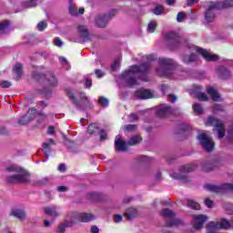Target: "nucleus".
Masks as SVG:
<instances>
[{
    "mask_svg": "<svg viewBox=\"0 0 233 233\" xmlns=\"http://www.w3.org/2000/svg\"><path fill=\"white\" fill-rule=\"evenodd\" d=\"M66 227H74V225H77L79 221H81L80 212L73 211L69 212L65 218Z\"/></svg>",
    "mask_w": 233,
    "mask_h": 233,
    "instance_id": "obj_12",
    "label": "nucleus"
},
{
    "mask_svg": "<svg viewBox=\"0 0 233 233\" xmlns=\"http://www.w3.org/2000/svg\"><path fill=\"white\" fill-rule=\"evenodd\" d=\"M218 228L228 230V228H230V222L227 219H222L220 222H218Z\"/></svg>",
    "mask_w": 233,
    "mask_h": 233,
    "instance_id": "obj_38",
    "label": "nucleus"
},
{
    "mask_svg": "<svg viewBox=\"0 0 233 233\" xmlns=\"http://www.w3.org/2000/svg\"><path fill=\"white\" fill-rule=\"evenodd\" d=\"M68 10H69L70 15H75V16L79 15V13H77V7H76L74 4L69 5Z\"/></svg>",
    "mask_w": 233,
    "mask_h": 233,
    "instance_id": "obj_42",
    "label": "nucleus"
},
{
    "mask_svg": "<svg viewBox=\"0 0 233 233\" xmlns=\"http://www.w3.org/2000/svg\"><path fill=\"white\" fill-rule=\"evenodd\" d=\"M137 161L138 163H147V161H149V159H148V157L147 156H140L137 158Z\"/></svg>",
    "mask_w": 233,
    "mask_h": 233,
    "instance_id": "obj_52",
    "label": "nucleus"
},
{
    "mask_svg": "<svg viewBox=\"0 0 233 233\" xmlns=\"http://www.w3.org/2000/svg\"><path fill=\"white\" fill-rule=\"evenodd\" d=\"M159 66L157 68V74L160 77H170L176 68V62L170 58H159Z\"/></svg>",
    "mask_w": 233,
    "mask_h": 233,
    "instance_id": "obj_3",
    "label": "nucleus"
},
{
    "mask_svg": "<svg viewBox=\"0 0 233 233\" xmlns=\"http://www.w3.org/2000/svg\"><path fill=\"white\" fill-rule=\"evenodd\" d=\"M208 228H219V222L211 221L207 226Z\"/></svg>",
    "mask_w": 233,
    "mask_h": 233,
    "instance_id": "obj_51",
    "label": "nucleus"
},
{
    "mask_svg": "<svg viewBox=\"0 0 233 233\" xmlns=\"http://www.w3.org/2000/svg\"><path fill=\"white\" fill-rule=\"evenodd\" d=\"M0 86L2 88H10V86H12V84L6 80H4L0 83Z\"/></svg>",
    "mask_w": 233,
    "mask_h": 233,
    "instance_id": "obj_53",
    "label": "nucleus"
},
{
    "mask_svg": "<svg viewBox=\"0 0 233 233\" xmlns=\"http://www.w3.org/2000/svg\"><path fill=\"white\" fill-rule=\"evenodd\" d=\"M198 99L199 101H208L210 98L207 96V93H198Z\"/></svg>",
    "mask_w": 233,
    "mask_h": 233,
    "instance_id": "obj_48",
    "label": "nucleus"
},
{
    "mask_svg": "<svg viewBox=\"0 0 233 233\" xmlns=\"http://www.w3.org/2000/svg\"><path fill=\"white\" fill-rule=\"evenodd\" d=\"M156 28H157V23L156 22V20L150 21L147 25V32H149V34H152L156 32Z\"/></svg>",
    "mask_w": 233,
    "mask_h": 233,
    "instance_id": "obj_37",
    "label": "nucleus"
},
{
    "mask_svg": "<svg viewBox=\"0 0 233 233\" xmlns=\"http://www.w3.org/2000/svg\"><path fill=\"white\" fill-rule=\"evenodd\" d=\"M201 167L204 172H212V170L218 168V161L205 160L202 162Z\"/></svg>",
    "mask_w": 233,
    "mask_h": 233,
    "instance_id": "obj_17",
    "label": "nucleus"
},
{
    "mask_svg": "<svg viewBox=\"0 0 233 233\" xmlns=\"http://www.w3.org/2000/svg\"><path fill=\"white\" fill-rule=\"evenodd\" d=\"M161 215L163 218H167V219H169L167 221V227H177L179 225H183V220L180 218H174L177 215L174 211H172V209L164 208L161 211Z\"/></svg>",
    "mask_w": 233,
    "mask_h": 233,
    "instance_id": "obj_6",
    "label": "nucleus"
},
{
    "mask_svg": "<svg viewBox=\"0 0 233 233\" xmlns=\"http://www.w3.org/2000/svg\"><path fill=\"white\" fill-rule=\"evenodd\" d=\"M124 216L130 221V219H135L139 216V210L136 208H128L126 209Z\"/></svg>",
    "mask_w": 233,
    "mask_h": 233,
    "instance_id": "obj_20",
    "label": "nucleus"
},
{
    "mask_svg": "<svg viewBox=\"0 0 233 233\" xmlns=\"http://www.w3.org/2000/svg\"><path fill=\"white\" fill-rule=\"evenodd\" d=\"M141 141H143L141 136H134L127 141V145H129L130 147H134V145H139Z\"/></svg>",
    "mask_w": 233,
    "mask_h": 233,
    "instance_id": "obj_31",
    "label": "nucleus"
},
{
    "mask_svg": "<svg viewBox=\"0 0 233 233\" xmlns=\"http://www.w3.org/2000/svg\"><path fill=\"white\" fill-rule=\"evenodd\" d=\"M125 132H136L137 130V125H126L124 126Z\"/></svg>",
    "mask_w": 233,
    "mask_h": 233,
    "instance_id": "obj_43",
    "label": "nucleus"
},
{
    "mask_svg": "<svg viewBox=\"0 0 233 233\" xmlns=\"http://www.w3.org/2000/svg\"><path fill=\"white\" fill-rule=\"evenodd\" d=\"M10 32V21L5 20L0 23V34H8Z\"/></svg>",
    "mask_w": 233,
    "mask_h": 233,
    "instance_id": "obj_28",
    "label": "nucleus"
},
{
    "mask_svg": "<svg viewBox=\"0 0 233 233\" xmlns=\"http://www.w3.org/2000/svg\"><path fill=\"white\" fill-rule=\"evenodd\" d=\"M167 100L171 103H176V101H177V96H176L175 95H168Z\"/></svg>",
    "mask_w": 233,
    "mask_h": 233,
    "instance_id": "obj_59",
    "label": "nucleus"
},
{
    "mask_svg": "<svg viewBox=\"0 0 233 233\" xmlns=\"http://www.w3.org/2000/svg\"><path fill=\"white\" fill-rule=\"evenodd\" d=\"M113 221L115 223H121V221H123V215H119V214L114 215Z\"/></svg>",
    "mask_w": 233,
    "mask_h": 233,
    "instance_id": "obj_50",
    "label": "nucleus"
},
{
    "mask_svg": "<svg viewBox=\"0 0 233 233\" xmlns=\"http://www.w3.org/2000/svg\"><path fill=\"white\" fill-rule=\"evenodd\" d=\"M216 10H221L219 2H210L205 12V19L208 23H212L216 17Z\"/></svg>",
    "mask_w": 233,
    "mask_h": 233,
    "instance_id": "obj_8",
    "label": "nucleus"
},
{
    "mask_svg": "<svg viewBox=\"0 0 233 233\" xmlns=\"http://www.w3.org/2000/svg\"><path fill=\"white\" fill-rule=\"evenodd\" d=\"M44 212L51 218H59V211L57 210V208L56 206L44 208Z\"/></svg>",
    "mask_w": 233,
    "mask_h": 233,
    "instance_id": "obj_24",
    "label": "nucleus"
},
{
    "mask_svg": "<svg viewBox=\"0 0 233 233\" xmlns=\"http://www.w3.org/2000/svg\"><path fill=\"white\" fill-rule=\"evenodd\" d=\"M225 209L227 210L228 214H233V204H227L225 206Z\"/></svg>",
    "mask_w": 233,
    "mask_h": 233,
    "instance_id": "obj_55",
    "label": "nucleus"
},
{
    "mask_svg": "<svg viewBox=\"0 0 233 233\" xmlns=\"http://www.w3.org/2000/svg\"><path fill=\"white\" fill-rule=\"evenodd\" d=\"M197 166L196 165H187L183 167V170L185 172H192V170H196Z\"/></svg>",
    "mask_w": 233,
    "mask_h": 233,
    "instance_id": "obj_49",
    "label": "nucleus"
},
{
    "mask_svg": "<svg viewBox=\"0 0 233 233\" xmlns=\"http://www.w3.org/2000/svg\"><path fill=\"white\" fill-rule=\"evenodd\" d=\"M69 227L66 226V221L65 220L63 224H60L58 226V229H57V233H65V231L66 230V228H68Z\"/></svg>",
    "mask_w": 233,
    "mask_h": 233,
    "instance_id": "obj_47",
    "label": "nucleus"
},
{
    "mask_svg": "<svg viewBox=\"0 0 233 233\" xmlns=\"http://www.w3.org/2000/svg\"><path fill=\"white\" fill-rule=\"evenodd\" d=\"M111 68L114 72H116V70L119 68V60H116L111 66Z\"/></svg>",
    "mask_w": 233,
    "mask_h": 233,
    "instance_id": "obj_60",
    "label": "nucleus"
},
{
    "mask_svg": "<svg viewBox=\"0 0 233 233\" xmlns=\"http://www.w3.org/2000/svg\"><path fill=\"white\" fill-rule=\"evenodd\" d=\"M99 136H100V141H105V139H106V132L105 130H101L99 132Z\"/></svg>",
    "mask_w": 233,
    "mask_h": 233,
    "instance_id": "obj_58",
    "label": "nucleus"
},
{
    "mask_svg": "<svg viewBox=\"0 0 233 233\" xmlns=\"http://www.w3.org/2000/svg\"><path fill=\"white\" fill-rule=\"evenodd\" d=\"M184 20H185V13H183V12L178 13L177 15V21L178 23H182V21H184Z\"/></svg>",
    "mask_w": 233,
    "mask_h": 233,
    "instance_id": "obj_54",
    "label": "nucleus"
},
{
    "mask_svg": "<svg viewBox=\"0 0 233 233\" xmlns=\"http://www.w3.org/2000/svg\"><path fill=\"white\" fill-rule=\"evenodd\" d=\"M207 92L211 96V99H213V101H219V99H221V96H219V93H218V91L213 87H208Z\"/></svg>",
    "mask_w": 233,
    "mask_h": 233,
    "instance_id": "obj_27",
    "label": "nucleus"
},
{
    "mask_svg": "<svg viewBox=\"0 0 233 233\" xmlns=\"http://www.w3.org/2000/svg\"><path fill=\"white\" fill-rule=\"evenodd\" d=\"M194 219L193 228L195 230H200L203 228V225H205L206 221H208V217L207 215H192Z\"/></svg>",
    "mask_w": 233,
    "mask_h": 233,
    "instance_id": "obj_13",
    "label": "nucleus"
},
{
    "mask_svg": "<svg viewBox=\"0 0 233 233\" xmlns=\"http://www.w3.org/2000/svg\"><path fill=\"white\" fill-rule=\"evenodd\" d=\"M218 76L220 77V79H228L230 77V71L221 66L218 68Z\"/></svg>",
    "mask_w": 233,
    "mask_h": 233,
    "instance_id": "obj_29",
    "label": "nucleus"
},
{
    "mask_svg": "<svg viewBox=\"0 0 233 233\" xmlns=\"http://www.w3.org/2000/svg\"><path fill=\"white\" fill-rule=\"evenodd\" d=\"M67 96L70 101H72L73 105L76 106L79 110H83V108H90V101H88V97L85 93H80V102L76 98V95L73 92L68 91Z\"/></svg>",
    "mask_w": 233,
    "mask_h": 233,
    "instance_id": "obj_5",
    "label": "nucleus"
},
{
    "mask_svg": "<svg viewBox=\"0 0 233 233\" xmlns=\"http://www.w3.org/2000/svg\"><path fill=\"white\" fill-rule=\"evenodd\" d=\"M94 219H96V216L92 213H80L81 223H88L90 221H94Z\"/></svg>",
    "mask_w": 233,
    "mask_h": 233,
    "instance_id": "obj_25",
    "label": "nucleus"
},
{
    "mask_svg": "<svg viewBox=\"0 0 233 233\" xmlns=\"http://www.w3.org/2000/svg\"><path fill=\"white\" fill-rule=\"evenodd\" d=\"M129 121L130 123H134V121H137V115L136 114H131L129 115Z\"/></svg>",
    "mask_w": 233,
    "mask_h": 233,
    "instance_id": "obj_64",
    "label": "nucleus"
},
{
    "mask_svg": "<svg viewBox=\"0 0 233 233\" xmlns=\"http://www.w3.org/2000/svg\"><path fill=\"white\" fill-rule=\"evenodd\" d=\"M22 9L25 10L26 8H34L37 6V0H28L21 3Z\"/></svg>",
    "mask_w": 233,
    "mask_h": 233,
    "instance_id": "obj_30",
    "label": "nucleus"
},
{
    "mask_svg": "<svg viewBox=\"0 0 233 233\" xmlns=\"http://www.w3.org/2000/svg\"><path fill=\"white\" fill-rule=\"evenodd\" d=\"M46 26H48V24L46 23V21L43 20L37 24L36 28L39 32H43L46 28Z\"/></svg>",
    "mask_w": 233,
    "mask_h": 233,
    "instance_id": "obj_44",
    "label": "nucleus"
},
{
    "mask_svg": "<svg viewBox=\"0 0 233 233\" xmlns=\"http://www.w3.org/2000/svg\"><path fill=\"white\" fill-rule=\"evenodd\" d=\"M135 96L137 99H150V97L154 96L150 89H138L136 91Z\"/></svg>",
    "mask_w": 233,
    "mask_h": 233,
    "instance_id": "obj_18",
    "label": "nucleus"
},
{
    "mask_svg": "<svg viewBox=\"0 0 233 233\" xmlns=\"http://www.w3.org/2000/svg\"><path fill=\"white\" fill-rule=\"evenodd\" d=\"M170 177L173 179H178V181H181L182 183H187L188 181V177H187V176L178 173L170 174Z\"/></svg>",
    "mask_w": 233,
    "mask_h": 233,
    "instance_id": "obj_33",
    "label": "nucleus"
},
{
    "mask_svg": "<svg viewBox=\"0 0 233 233\" xmlns=\"http://www.w3.org/2000/svg\"><path fill=\"white\" fill-rule=\"evenodd\" d=\"M198 139L203 150L206 152H214V140H212V137L208 135V132H202L198 136Z\"/></svg>",
    "mask_w": 233,
    "mask_h": 233,
    "instance_id": "obj_4",
    "label": "nucleus"
},
{
    "mask_svg": "<svg viewBox=\"0 0 233 233\" xmlns=\"http://www.w3.org/2000/svg\"><path fill=\"white\" fill-rule=\"evenodd\" d=\"M99 132V125L96 123L91 124L87 127V134L91 136Z\"/></svg>",
    "mask_w": 233,
    "mask_h": 233,
    "instance_id": "obj_32",
    "label": "nucleus"
},
{
    "mask_svg": "<svg viewBox=\"0 0 233 233\" xmlns=\"http://www.w3.org/2000/svg\"><path fill=\"white\" fill-rule=\"evenodd\" d=\"M189 49L191 52H198V54H200V56H202L206 61H218L219 59V56L217 55H212L201 47L191 45L189 46Z\"/></svg>",
    "mask_w": 233,
    "mask_h": 233,
    "instance_id": "obj_9",
    "label": "nucleus"
},
{
    "mask_svg": "<svg viewBox=\"0 0 233 233\" xmlns=\"http://www.w3.org/2000/svg\"><path fill=\"white\" fill-rule=\"evenodd\" d=\"M78 33L82 40H76V43H85L88 39V28L86 25H78Z\"/></svg>",
    "mask_w": 233,
    "mask_h": 233,
    "instance_id": "obj_21",
    "label": "nucleus"
},
{
    "mask_svg": "<svg viewBox=\"0 0 233 233\" xmlns=\"http://www.w3.org/2000/svg\"><path fill=\"white\" fill-rule=\"evenodd\" d=\"M95 74L98 78H101L103 76H105V72H103L101 69H96Z\"/></svg>",
    "mask_w": 233,
    "mask_h": 233,
    "instance_id": "obj_57",
    "label": "nucleus"
},
{
    "mask_svg": "<svg viewBox=\"0 0 233 233\" xmlns=\"http://www.w3.org/2000/svg\"><path fill=\"white\" fill-rule=\"evenodd\" d=\"M42 147L45 150L44 154H46V157H48V156H50V152H52V149H50V143H44Z\"/></svg>",
    "mask_w": 233,
    "mask_h": 233,
    "instance_id": "obj_46",
    "label": "nucleus"
},
{
    "mask_svg": "<svg viewBox=\"0 0 233 233\" xmlns=\"http://www.w3.org/2000/svg\"><path fill=\"white\" fill-rule=\"evenodd\" d=\"M92 86V79L87 78L85 82V88H90Z\"/></svg>",
    "mask_w": 233,
    "mask_h": 233,
    "instance_id": "obj_63",
    "label": "nucleus"
},
{
    "mask_svg": "<svg viewBox=\"0 0 233 233\" xmlns=\"http://www.w3.org/2000/svg\"><path fill=\"white\" fill-rule=\"evenodd\" d=\"M13 74L15 76V79L19 81L21 77H23V65L22 64H15L13 68Z\"/></svg>",
    "mask_w": 233,
    "mask_h": 233,
    "instance_id": "obj_23",
    "label": "nucleus"
},
{
    "mask_svg": "<svg viewBox=\"0 0 233 233\" xmlns=\"http://www.w3.org/2000/svg\"><path fill=\"white\" fill-rule=\"evenodd\" d=\"M213 110L215 112H223V106H221V105H215L213 106Z\"/></svg>",
    "mask_w": 233,
    "mask_h": 233,
    "instance_id": "obj_61",
    "label": "nucleus"
},
{
    "mask_svg": "<svg viewBox=\"0 0 233 233\" xmlns=\"http://www.w3.org/2000/svg\"><path fill=\"white\" fill-rule=\"evenodd\" d=\"M10 216H14V218H16L21 221H25V219H26V212L19 208L12 209V211L10 212Z\"/></svg>",
    "mask_w": 233,
    "mask_h": 233,
    "instance_id": "obj_22",
    "label": "nucleus"
},
{
    "mask_svg": "<svg viewBox=\"0 0 233 233\" xmlns=\"http://www.w3.org/2000/svg\"><path fill=\"white\" fill-rule=\"evenodd\" d=\"M218 5L220 9L223 10L224 8H232L233 7V0H226L223 2H218Z\"/></svg>",
    "mask_w": 233,
    "mask_h": 233,
    "instance_id": "obj_35",
    "label": "nucleus"
},
{
    "mask_svg": "<svg viewBox=\"0 0 233 233\" xmlns=\"http://www.w3.org/2000/svg\"><path fill=\"white\" fill-rule=\"evenodd\" d=\"M54 45L56 46H61L63 45V41H61L59 37H56L54 39Z\"/></svg>",
    "mask_w": 233,
    "mask_h": 233,
    "instance_id": "obj_62",
    "label": "nucleus"
},
{
    "mask_svg": "<svg viewBox=\"0 0 233 233\" xmlns=\"http://www.w3.org/2000/svg\"><path fill=\"white\" fill-rule=\"evenodd\" d=\"M164 12H165V8L163 7V5H157L153 9V14H155V15H161V14H164Z\"/></svg>",
    "mask_w": 233,
    "mask_h": 233,
    "instance_id": "obj_41",
    "label": "nucleus"
},
{
    "mask_svg": "<svg viewBox=\"0 0 233 233\" xmlns=\"http://www.w3.org/2000/svg\"><path fill=\"white\" fill-rule=\"evenodd\" d=\"M206 125H208L209 127H215L218 132V137L219 139L225 137V125H223L221 120L213 116H209L208 117Z\"/></svg>",
    "mask_w": 233,
    "mask_h": 233,
    "instance_id": "obj_7",
    "label": "nucleus"
},
{
    "mask_svg": "<svg viewBox=\"0 0 233 233\" xmlns=\"http://www.w3.org/2000/svg\"><path fill=\"white\" fill-rule=\"evenodd\" d=\"M187 207H189V208H192L193 210H199L201 208L199 204L194 200L187 199Z\"/></svg>",
    "mask_w": 233,
    "mask_h": 233,
    "instance_id": "obj_36",
    "label": "nucleus"
},
{
    "mask_svg": "<svg viewBox=\"0 0 233 233\" xmlns=\"http://www.w3.org/2000/svg\"><path fill=\"white\" fill-rule=\"evenodd\" d=\"M205 205L208 207V208H212L214 207V202L210 200L209 198L205 199Z\"/></svg>",
    "mask_w": 233,
    "mask_h": 233,
    "instance_id": "obj_56",
    "label": "nucleus"
},
{
    "mask_svg": "<svg viewBox=\"0 0 233 233\" xmlns=\"http://www.w3.org/2000/svg\"><path fill=\"white\" fill-rule=\"evenodd\" d=\"M193 111L197 116H201L203 114V107L199 104H194L193 105Z\"/></svg>",
    "mask_w": 233,
    "mask_h": 233,
    "instance_id": "obj_40",
    "label": "nucleus"
},
{
    "mask_svg": "<svg viewBox=\"0 0 233 233\" xmlns=\"http://www.w3.org/2000/svg\"><path fill=\"white\" fill-rule=\"evenodd\" d=\"M128 142H125L121 136H116L115 138V147L118 152H127Z\"/></svg>",
    "mask_w": 233,
    "mask_h": 233,
    "instance_id": "obj_15",
    "label": "nucleus"
},
{
    "mask_svg": "<svg viewBox=\"0 0 233 233\" xmlns=\"http://www.w3.org/2000/svg\"><path fill=\"white\" fill-rule=\"evenodd\" d=\"M116 15V11H111L107 15H98L96 20V25L98 28H105L106 25H108V21H110Z\"/></svg>",
    "mask_w": 233,
    "mask_h": 233,
    "instance_id": "obj_10",
    "label": "nucleus"
},
{
    "mask_svg": "<svg viewBox=\"0 0 233 233\" xmlns=\"http://www.w3.org/2000/svg\"><path fill=\"white\" fill-rule=\"evenodd\" d=\"M6 183L15 185L17 183H28L30 181V174L25 171L21 167L11 164L5 167Z\"/></svg>",
    "mask_w": 233,
    "mask_h": 233,
    "instance_id": "obj_2",
    "label": "nucleus"
},
{
    "mask_svg": "<svg viewBox=\"0 0 233 233\" xmlns=\"http://www.w3.org/2000/svg\"><path fill=\"white\" fill-rule=\"evenodd\" d=\"M108 98L105 97V96H100L98 99V105L100 106H103L104 108H106V106H108Z\"/></svg>",
    "mask_w": 233,
    "mask_h": 233,
    "instance_id": "obj_39",
    "label": "nucleus"
},
{
    "mask_svg": "<svg viewBox=\"0 0 233 233\" xmlns=\"http://www.w3.org/2000/svg\"><path fill=\"white\" fill-rule=\"evenodd\" d=\"M205 188L207 190H209V192H215L216 194H223L225 190H233V183H225L221 186H216V185H207L205 186Z\"/></svg>",
    "mask_w": 233,
    "mask_h": 233,
    "instance_id": "obj_11",
    "label": "nucleus"
},
{
    "mask_svg": "<svg viewBox=\"0 0 233 233\" xmlns=\"http://www.w3.org/2000/svg\"><path fill=\"white\" fill-rule=\"evenodd\" d=\"M169 114H172V107L166 104H161L157 110L158 117H167Z\"/></svg>",
    "mask_w": 233,
    "mask_h": 233,
    "instance_id": "obj_16",
    "label": "nucleus"
},
{
    "mask_svg": "<svg viewBox=\"0 0 233 233\" xmlns=\"http://www.w3.org/2000/svg\"><path fill=\"white\" fill-rule=\"evenodd\" d=\"M148 62L143 63L140 66H132L128 71L124 72L121 75L122 79L127 81L128 86H136L139 85L137 79L141 81H148V74H150V62L156 61V56L154 55H148L146 56Z\"/></svg>",
    "mask_w": 233,
    "mask_h": 233,
    "instance_id": "obj_1",
    "label": "nucleus"
},
{
    "mask_svg": "<svg viewBox=\"0 0 233 233\" xmlns=\"http://www.w3.org/2000/svg\"><path fill=\"white\" fill-rule=\"evenodd\" d=\"M164 39L169 43L170 46H177L179 45V35L174 32L167 33L164 35Z\"/></svg>",
    "mask_w": 233,
    "mask_h": 233,
    "instance_id": "obj_14",
    "label": "nucleus"
},
{
    "mask_svg": "<svg viewBox=\"0 0 233 233\" xmlns=\"http://www.w3.org/2000/svg\"><path fill=\"white\" fill-rule=\"evenodd\" d=\"M183 63H186V65H190V63H196L198 61V56L196 54L192 53L191 55H185L182 56Z\"/></svg>",
    "mask_w": 233,
    "mask_h": 233,
    "instance_id": "obj_26",
    "label": "nucleus"
},
{
    "mask_svg": "<svg viewBox=\"0 0 233 233\" xmlns=\"http://www.w3.org/2000/svg\"><path fill=\"white\" fill-rule=\"evenodd\" d=\"M49 85H51V86H56V85H57V79L56 78V76L52 73H47L46 76Z\"/></svg>",
    "mask_w": 233,
    "mask_h": 233,
    "instance_id": "obj_34",
    "label": "nucleus"
},
{
    "mask_svg": "<svg viewBox=\"0 0 233 233\" xmlns=\"http://www.w3.org/2000/svg\"><path fill=\"white\" fill-rule=\"evenodd\" d=\"M32 113H35V108L28 110L25 116L18 120V125H28V123L34 119V115H32Z\"/></svg>",
    "mask_w": 233,
    "mask_h": 233,
    "instance_id": "obj_19",
    "label": "nucleus"
},
{
    "mask_svg": "<svg viewBox=\"0 0 233 233\" xmlns=\"http://www.w3.org/2000/svg\"><path fill=\"white\" fill-rule=\"evenodd\" d=\"M48 183H50V177H46L40 180L35 181V185H40V186L48 185Z\"/></svg>",
    "mask_w": 233,
    "mask_h": 233,
    "instance_id": "obj_45",
    "label": "nucleus"
}]
</instances>
